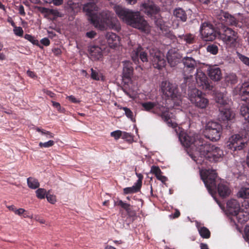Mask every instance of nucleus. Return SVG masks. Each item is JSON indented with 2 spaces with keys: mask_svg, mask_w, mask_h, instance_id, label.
Here are the masks:
<instances>
[{
  "mask_svg": "<svg viewBox=\"0 0 249 249\" xmlns=\"http://www.w3.org/2000/svg\"><path fill=\"white\" fill-rule=\"evenodd\" d=\"M184 65L183 69V75L185 83L190 82V79L193 78L192 74L194 71L195 69L197 66V62L191 57L186 56L182 60Z\"/></svg>",
  "mask_w": 249,
  "mask_h": 249,
  "instance_id": "1a4fd4ad",
  "label": "nucleus"
},
{
  "mask_svg": "<svg viewBox=\"0 0 249 249\" xmlns=\"http://www.w3.org/2000/svg\"><path fill=\"white\" fill-rule=\"evenodd\" d=\"M199 172L201 178L208 192L220 206L218 200L214 196V194L215 193L216 189V184L219 180V179L217 178L215 171L210 169H200Z\"/></svg>",
  "mask_w": 249,
  "mask_h": 249,
  "instance_id": "20e7f679",
  "label": "nucleus"
},
{
  "mask_svg": "<svg viewBox=\"0 0 249 249\" xmlns=\"http://www.w3.org/2000/svg\"><path fill=\"white\" fill-rule=\"evenodd\" d=\"M178 139L182 145L190 148L189 155L197 164H202V158L210 161H217L223 156L219 147L207 142L196 134L181 131Z\"/></svg>",
  "mask_w": 249,
  "mask_h": 249,
  "instance_id": "f257e3e1",
  "label": "nucleus"
},
{
  "mask_svg": "<svg viewBox=\"0 0 249 249\" xmlns=\"http://www.w3.org/2000/svg\"><path fill=\"white\" fill-rule=\"evenodd\" d=\"M143 109L160 116L169 126L174 128L177 127V124L175 121L172 114L169 112L168 108L163 106L157 100L155 102H145L142 103Z\"/></svg>",
  "mask_w": 249,
  "mask_h": 249,
  "instance_id": "7ed1b4c3",
  "label": "nucleus"
},
{
  "mask_svg": "<svg viewBox=\"0 0 249 249\" xmlns=\"http://www.w3.org/2000/svg\"><path fill=\"white\" fill-rule=\"evenodd\" d=\"M217 191L220 196L222 197L228 196L231 192L228 183L222 180H220L218 184Z\"/></svg>",
  "mask_w": 249,
  "mask_h": 249,
  "instance_id": "a878e982",
  "label": "nucleus"
},
{
  "mask_svg": "<svg viewBox=\"0 0 249 249\" xmlns=\"http://www.w3.org/2000/svg\"><path fill=\"white\" fill-rule=\"evenodd\" d=\"M90 58L92 60H98L102 58V50L97 46H91L89 48Z\"/></svg>",
  "mask_w": 249,
  "mask_h": 249,
  "instance_id": "393cba45",
  "label": "nucleus"
},
{
  "mask_svg": "<svg viewBox=\"0 0 249 249\" xmlns=\"http://www.w3.org/2000/svg\"><path fill=\"white\" fill-rule=\"evenodd\" d=\"M43 92L50 97L53 98L54 96V94L50 90L47 89H43Z\"/></svg>",
  "mask_w": 249,
  "mask_h": 249,
  "instance_id": "774afa93",
  "label": "nucleus"
},
{
  "mask_svg": "<svg viewBox=\"0 0 249 249\" xmlns=\"http://www.w3.org/2000/svg\"><path fill=\"white\" fill-rule=\"evenodd\" d=\"M249 139V127L245 130L243 137L240 134H235L231 136L227 143V146L233 151L241 150L246 145L247 139Z\"/></svg>",
  "mask_w": 249,
  "mask_h": 249,
  "instance_id": "39448f33",
  "label": "nucleus"
},
{
  "mask_svg": "<svg viewBox=\"0 0 249 249\" xmlns=\"http://www.w3.org/2000/svg\"><path fill=\"white\" fill-rule=\"evenodd\" d=\"M27 183L28 186L32 189H37L40 186L38 180L33 177L28 178L27 179Z\"/></svg>",
  "mask_w": 249,
  "mask_h": 249,
  "instance_id": "2f4dec72",
  "label": "nucleus"
},
{
  "mask_svg": "<svg viewBox=\"0 0 249 249\" xmlns=\"http://www.w3.org/2000/svg\"><path fill=\"white\" fill-rule=\"evenodd\" d=\"M182 56L175 49H171L167 53V60L171 67H175L180 61Z\"/></svg>",
  "mask_w": 249,
  "mask_h": 249,
  "instance_id": "f3484780",
  "label": "nucleus"
},
{
  "mask_svg": "<svg viewBox=\"0 0 249 249\" xmlns=\"http://www.w3.org/2000/svg\"><path fill=\"white\" fill-rule=\"evenodd\" d=\"M196 80L198 87L205 90L211 89L206 75L199 69L196 70Z\"/></svg>",
  "mask_w": 249,
  "mask_h": 249,
  "instance_id": "2eb2a0df",
  "label": "nucleus"
},
{
  "mask_svg": "<svg viewBox=\"0 0 249 249\" xmlns=\"http://www.w3.org/2000/svg\"><path fill=\"white\" fill-rule=\"evenodd\" d=\"M151 172L154 174L156 177L160 174L161 171L158 166H153L151 168Z\"/></svg>",
  "mask_w": 249,
  "mask_h": 249,
  "instance_id": "603ef678",
  "label": "nucleus"
},
{
  "mask_svg": "<svg viewBox=\"0 0 249 249\" xmlns=\"http://www.w3.org/2000/svg\"><path fill=\"white\" fill-rule=\"evenodd\" d=\"M178 37L179 38V43H182L184 41L186 43L191 44L194 42L195 40V36L191 34L179 35Z\"/></svg>",
  "mask_w": 249,
  "mask_h": 249,
  "instance_id": "c756f323",
  "label": "nucleus"
},
{
  "mask_svg": "<svg viewBox=\"0 0 249 249\" xmlns=\"http://www.w3.org/2000/svg\"><path fill=\"white\" fill-rule=\"evenodd\" d=\"M216 102L219 104L220 107H230L231 101L227 95L226 92H218L216 94Z\"/></svg>",
  "mask_w": 249,
  "mask_h": 249,
  "instance_id": "4be33fe9",
  "label": "nucleus"
},
{
  "mask_svg": "<svg viewBox=\"0 0 249 249\" xmlns=\"http://www.w3.org/2000/svg\"><path fill=\"white\" fill-rule=\"evenodd\" d=\"M110 135L114 137L115 140H118L122 137V131L118 130L111 132Z\"/></svg>",
  "mask_w": 249,
  "mask_h": 249,
  "instance_id": "a18cd8bd",
  "label": "nucleus"
},
{
  "mask_svg": "<svg viewBox=\"0 0 249 249\" xmlns=\"http://www.w3.org/2000/svg\"><path fill=\"white\" fill-rule=\"evenodd\" d=\"M219 119L222 121H231L235 116V113L231 111L230 107L219 108Z\"/></svg>",
  "mask_w": 249,
  "mask_h": 249,
  "instance_id": "aec40b11",
  "label": "nucleus"
},
{
  "mask_svg": "<svg viewBox=\"0 0 249 249\" xmlns=\"http://www.w3.org/2000/svg\"><path fill=\"white\" fill-rule=\"evenodd\" d=\"M14 34L19 36H22L23 34V31L21 27H15L13 30Z\"/></svg>",
  "mask_w": 249,
  "mask_h": 249,
  "instance_id": "49530a36",
  "label": "nucleus"
},
{
  "mask_svg": "<svg viewBox=\"0 0 249 249\" xmlns=\"http://www.w3.org/2000/svg\"><path fill=\"white\" fill-rule=\"evenodd\" d=\"M188 99L195 107L204 109L209 105V100L203 94L201 91L196 88H193L188 91Z\"/></svg>",
  "mask_w": 249,
  "mask_h": 249,
  "instance_id": "423d86ee",
  "label": "nucleus"
},
{
  "mask_svg": "<svg viewBox=\"0 0 249 249\" xmlns=\"http://www.w3.org/2000/svg\"><path fill=\"white\" fill-rule=\"evenodd\" d=\"M96 33L94 31H90L89 32H88L86 34V36L90 39H92L94 38L96 36Z\"/></svg>",
  "mask_w": 249,
  "mask_h": 249,
  "instance_id": "6e6d98bb",
  "label": "nucleus"
},
{
  "mask_svg": "<svg viewBox=\"0 0 249 249\" xmlns=\"http://www.w3.org/2000/svg\"><path fill=\"white\" fill-rule=\"evenodd\" d=\"M239 59L245 65L249 66V58L241 53L237 54Z\"/></svg>",
  "mask_w": 249,
  "mask_h": 249,
  "instance_id": "79ce46f5",
  "label": "nucleus"
},
{
  "mask_svg": "<svg viewBox=\"0 0 249 249\" xmlns=\"http://www.w3.org/2000/svg\"><path fill=\"white\" fill-rule=\"evenodd\" d=\"M217 18L220 20L221 24H225L228 25H234L237 26L239 21L242 22L241 19L235 18L230 15L229 13L221 11L220 15Z\"/></svg>",
  "mask_w": 249,
  "mask_h": 249,
  "instance_id": "4468645a",
  "label": "nucleus"
},
{
  "mask_svg": "<svg viewBox=\"0 0 249 249\" xmlns=\"http://www.w3.org/2000/svg\"><path fill=\"white\" fill-rule=\"evenodd\" d=\"M140 8L142 11H143L147 15L150 16L157 14L160 10L158 6L152 1L149 0L142 3L141 5Z\"/></svg>",
  "mask_w": 249,
  "mask_h": 249,
  "instance_id": "a211bd4d",
  "label": "nucleus"
},
{
  "mask_svg": "<svg viewBox=\"0 0 249 249\" xmlns=\"http://www.w3.org/2000/svg\"><path fill=\"white\" fill-rule=\"evenodd\" d=\"M123 77L130 80L133 71L132 63L129 61H123Z\"/></svg>",
  "mask_w": 249,
  "mask_h": 249,
  "instance_id": "bb28decb",
  "label": "nucleus"
},
{
  "mask_svg": "<svg viewBox=\"0 0 249 249\" xmlns=\"http://www.w3.org/2000/svg\"><path fill=\"white\" fill-rule=\"evenodd\" d=\"M67 4L68 6L72 10H74V9L77 7L78 4L74 3L72 0H68Z\"/></svg>",
  "mask_w": 249,
  "mask_h": 249,
  "instance_id": "5fc2aeb1",
  "label": "nucleus"
},
{
  "mask_svg": "<svg viewBox=\"0 0 249 249\" xmlns=\"http://www.w3.org/2000/svg\"><path fill=\"white\" fill-rule=\"evenodd\" d=\"M63 0H51V3H53L55 6H59L63 4Z\"/></svg>",
  "mask_w": 249,
  "mask_h": 249,
  "instance_id": "e2e57ef3",
  "label": "nucleus"
},
{
  "mask_svg": "<svg viewBox=\"0 0 249 249\" xmlns=\"http://www.w3.org/2000/svg\"><path fill=\"white\" fill-rule=\"evenodd\" d=\"M106 38L110 48H115L120 45V37L113 33H107Z\"/></svg>",
  "mask_w": 249,
  "mask_h": 249,
  "instance_id": "b1692460",
  "label": "nucleus"
},
{
  "mask_svg": "<svg viewBox=\"0 0 249 249\" xmlns=\"http://www.w3.org/2000/svg\"><path fill=\"white\" fill-rule=\"evenodd\" d=\"M207 51L211 54L215 55L217 53L218 48L215 45H210L207 46Z\"/></svg>",
  "mask_w": 249,
  "mask_h": 249,
  "instance_id": "58836bf2",
  "label": "nucleus"
},
{
  "mask_svg": "<svg viewBox=\"0 0 249 249\" xmlns=\"http://www.w3.org/2000/svg\"><path fill=\"white\" fill-rule=\"evenodd\" d=\"M240 210V204L237 200L231 199L227 203V211L231 217L238 213Z\"/></svg>",
  "mask_w": 249,
  "mask_h": 249,
  "instance_id": "5701e85b",
  "label": "nucleus"
},
{
  "mask_svg": "<svg viewBox=\"0 0 249 249\" xmlns=\"http://www.w3.org/2000/svg\"><path fill=\"white\" fill-rule=\"evenodd\" d=\"M122 139L125 140L127 141L131 142L133 140L132 135L126 132L122 131Z\"/></svg>",
  "mask_w": 249,
  "mask_h": 249,
  "instance_id": "c03bdc74",
  "label": "nucleus"
},
{
  "mask_svg": "<svg viewBox=\"0 0 249 249\" xmlns=\"http://www.w3.org/2000/svg\"><path fill=\"white\" fill-rule=\"evenodd\" d=\"M48 202L51 203V204H54L56 202V197L55 196L50 194L48 193L46 196Z\"/></svg>",
  "mask_w": 249,
  "mask_h": 249,
  "instance_id": "8fccbe9b",
  "label": "nucleus"
},
{
  "mask_svg": "<svg viewBox=\"0 0 249 249\" xmlns=\"http://www.w3.org/2000/svg\"><path fill=\"white\" fill-rule=\"evenodd\" d=\"M90 70L91 71V77L93 79L99 80L102 78L101 73L99 71L93 70L92 68H91Z\"/></svg>",
  "mask_w": 249,
  "mask_h": 249,
  "instance_id": "ea45409f",
  "label": "nucleus"
},
{
  "mask_svg": "<svg viewBox=\"0 0 249 249\" xmlns=\"http://www.w3.org/2000/svg\"><path fill=\"white\" fill-rule=\"evenodd\" d=\"M40 42L42 44H43L44 45H45L46 46L49 45V44L50 43V41L49 39L46 37L42 38Z\"/></svg>",
  "mask_w": 249,
  "mask_h": 249,
  "instance_id": "0e129e2a",
  "label": "nucleus"
},
{
  "mask_svg": "<svg viewBox=\"0 0 249 249\" xmlns=\"http://www.w3.org/2000/svg\"><path fill=\"white\" fill-rule=\"evenodd\" d=\"M243 237L246 241L249 244V226H246L244 230Z\"/></svg>",
  "mask_w": 249,
  "mask_h": 249,
  "instance_id": "864d4df0",
  "label": "nucleus"
},
{
  "mask_svg": "<svg viewBox=\"0 0 249 249\" xmlns=\"http://www.w3.org/2000/svg\"><path fill=\"white\" fill-rule=\"evenodd\" d=\"M156 178L162 183H165L167 180V178L165 176H162L161 173L158 175Z\"/></svg>",
  "mask_w": 249,
  "mask_h": 249,
  "instance_id": "bf43d9fd",
  "label": "nucleus"
},
{
  "mask_svg": "<svg viewBox=\"0 0 249 249\" xmlns=\"http://www.w3.org/2000/svg\"><path fill=\"white\" fill-rule=\"evenodd\" d=\"M53 106L55 107L60 112H63L64 109L62 108L61 106L59 103L55 102L54 101L52 102Z\"/></svg>",
  "mask_w": 249,
  "mask_h": 249,
  "instance_id": "4d7b16f0",
  "label": "nucleus"
},
{
  "mask_svg": "<svg viewBox=\"0 0 249 249\" xmlns=\"http://www.w3.org/2000/svg\"><path fill=\"white\" fill-rule=\"evenodd\" d=\"M142 182H139L138 181H137L136 183L134 184L133 187H134L136 190H137V192H139L142 187Z\"/></svg>",
  "mask_w": 249,
  "mask_h": 249,
  "instance_id": "052dcab7",
  "label": "nucleus"
},
{
  "mask_svg": "<svg viewBox=\"0 0 249 249\" xmlns=\"http://www.w3.org/2000/svg\"><path fill=\"white\" fill-rule=\"evenodd\" d=\"M124 194H129L136 193L137 190H135L134 187H126L124 189Z\"/></svg>",
  "mask_w": 249,
  "mask_h": 249,
  "instance_id": "3c124183",
  "label": "nucleus"
},
{
  "mask_svg": "<svg viewBox=\"0 0 249 249\" xmlns=\"http://www.w3.org/2000/svg\"><path fill=\"white\" fill-rule=\"evenodd\" d=\"M239 212L245 213V216L249 215V203L248 201H244L243 202L242 206H240Z\"/></svg>",
  "mask_w": 249,
  "mask_h": 249,
  "instance_id": "c9c22d12",
  "label": "nucleus"
},
{
  "mask_svg": "<svg viewBox=\"0 0 249 249\" xmlns=\"http://www.w3.org/2000/svg\"><path fill=\"white\" fill-rule=\"evenodd\" d=\"M173 15L178 20L182 22H185L187 20V15L185 11L181 8H176L173 10Z\"/></svg>",
  "mask_w": 249,
  "mask_h": 249,
  "instance_id": "cd10ccee",
  "label": "nucleus"
},
{
  "mask_svg": "<svg viewBox=\"0 0 249 249\" xmlns=\"http://www.w3.org/2000/svg\"><path fill=\"white\" fill-rule=\"evenodd\" d=\"M238 196L243 198H249V188L242 187L237 193Z\"/></svg>",
  "mask_w": 249,
  "mask_h": 249,
  "instance_id": "72a5a7b5",
  "label": "nucleus"
},
{
  "mask_svg": "<svg viewBox=\"0 0 249 249\" xmlns=\"http://www.w3.org/2000/svg\"><path fill=\"white\" fill-rule=\"evenodd\" d=\"M128 46L130 48V50H132L131 57L134 62L138 61L139 58L143 62L148 61V56L147 52L146 51H144L139 44L130 41L128 43Z\"/></svg>",
  "mask_w": 249,
  "mask_h": 249,
  "instance_id": "9d476101",
  "label": "nucleus"
},
{
  "mask_svg": "<svg viewBox=\"0 0 249 249\" xmlns=\"http://www.w3.org/2000/svg\"><path fill=\"white\" fill-rule=\"evenodd\" d=\"M221 131L222 127L219 124L210 121L206 124L203 134L207 139L212 141H217L220 139Z\"/></svg>",
  "mask_w": 249,
  "mask_h": 249,
  "instance_id": "6e6552de",
  "label": "nucleus"
},
{
  "mask_svg": "<svg viewBox=\"0 0 249 249\" xmlns=\"http://www.w3.org/2000/svg\"><path fill=\"white\" fill-rule=\"evenodd\" d=\"M24 38L32 42L33 44H37L38 43V41L35 39V38L28 34H26L24 36Z\"/></svg>",
  "mask_w": 249,
  "mask_h": 249,
  "instance_id": "09e8293b",
  "label": "nucleus"
},
{
  "mask_svg": "<svg viewBox=\"0 0 249 249\" xmlns=\"http://www.w3.org/2000/svg\"><path fill=\"white\" fill-rule=\"evenodd\" d=\"M54 144L53 141L49 140L48 142H40L39 143V146L40 147L49 148L52 146Z\"/></svg>",
  "mask_w": 249,
  "mask_h": 249,
  "instance_id": "a19ab883",
  "label": "nucleus"
},
{
  "mask_svg": "<svg viewBox=\"0 0 249 249\" xmlns=\"http://www.w3.org/2000/svg\"><path fill=\"white\" fill-rule=\"evenodd\" d=\"M149 59L152 61L155 68L160 69L166 65V61L164 54L157 49H152L149 51Z\"/></svg>",
  "mask_w": 249,
  "mask_h": 249,
  "instance_id": "ddd939ff",
  "label": "nucleus"
},
{
  "mask_svg": "<svg viewBox=\"0 0 249 249\" xmlns=\"http://www.w3.org/2000/svg\"><path fill=\"white\" fill-rule=\"evenodd\" d=\"M225 81L228 85H233L237 83V78L235 74L230 73L225 76Z\"/></svg>",
  "mask_w": 249,
  "mask_h": 249,
  "instance_id": "473e14b6",
  "label": "nucleus"
},
{
  "mask_svg": "<svg viewBox=\"0 0 249 249\" xmlns=\"http://www.w3.org/2000/svg\"><path fill=\"white\" fill-rule=\"evenodd\" d=\"M114 205L120 206L122 208L124 209L127 212H129L131 210L130 205L123 202L121 200H119L117 202L114 201Z\"/></svg>",
  "mask_w": 249,
  "mask_h": 249,
  "instance_id": "e433bc0d",
  "label": "nucleus"
},
{
  "mask_svg": "<svg viewBox=\"0 0 249 249\" xmlns=\"http://www.w3.org/2000/svg\"><path fill=\"white\" fill-rule=\"evenodd\" d=\"M200 34L203 39L206 41H213L218 38V32H216L212 24L208 22L203 23L200 29Z\"/></svg>",
  "mask_w": 249,
  "mask_h": 249,
  "instance_id": "9b49d317",
  "label": "nucleus"
},
{
  "mask_svg": "<svg viewBox=\"0 0 249 249\" xmlns=\"http://www.w3.org/2000/svg\"><path fill=\"white\" fill-rule=\"evenodd\" d=\"M36 130L37 131L40 132L42 136H44L45 137L46 139H50L53 137L54 135L50 132V131H46L44 129H42L40 128H36Z\"/></svg>",
  "mask_w": 249,
  "mask_h": 249,
  "instance_id": "4c0bfd02",
  "label": "nucleus"
},
{
  "mask_svg": "<svg viewBox=\"0 0 249 249\" xmlns=\"http://www.w3.org/2000/svg\"><path fill=\"white\" fill-rule=\"evenodd\" d=\"M196 225L201 237L206 239L210 237L211 232L208 228L202 226L198 221H196Z\"/></svg>",
  "mask_w": 249,
  "mask_h": 249,
  "instance_id": "c85d7f7f",
  "label": "nucleus"
},
{
  "mask_svg": "<svg viewBox=\"0 0 249 249\" xmlns=\"http://www.w3.org/2000/svg\"><path fill=\"white\" fill-rule=\"evenodd\" d=\"M240 112L244 119L249 122V104H243L240 108Z\"/></svg>",
  "mask_w": 249,
  "mask_h": 249,
  "instance_id": "7c9ffc66",
  "label": "nucleus"
},
{
  "mask_svg": "<svg viewBox=\"0 0 249 249\" xmlns=\"http://www.w3.org/2000/svg\"><path fill=\"white\" fill-rule=\"evenodd\" d=\"M234 95H239L243 101H249V83L245 82L242 86L237 87L233 91Z\"/></svg>",
  "mask_w": 249,
  "mask_h": 249,
  "instance_id": "dca6fc26",
  "label": "nucleus"
},
{
  "mask_svg": "<svg viewBox=\"0 0 249 249\" xmlns=\"http://www.w3.org/2000/svg\"><path fill=\"white\" fill-rule=\"evenodd\" d=\"M67 98L71 102L74 103H78L80 102V100L76 99L74 96L72 95H70L67 96Z\"/></svg>",
  "mask_w": 249,
  "mask_h": 249,
  "instance_id": "13d9d810",
  "label": "nucleus"
},
{
  "mask_svg": "<svg viewBox=\"0 0 249 249\" xmlns=\"http://www.w3.org/2000/svg\"><path fill=\"white\" fill-rule=\"evenodd\" d=\"M230 219L238 229L239 228L240 225H242L248 221L249 219V215H248L245 217V213L239 211L238 213L231 216Z\"/></svg>",
  "mask_w": 249,
  "mask_h": 249,
  "instance_id": "6ab92c4d",
  "label": "nucleus"
},
{
  "mask_svg": "<svg viewBox=\"0 0 249 249\" xmlns=\"http://www.w3.org/2000/svg\"><path fill=\"white\" fill-rule=\"evenodd\" d=\"M48 192L44 188H37L36 191V196L40 199H44L46 197Z\"/></svg>",
  "mask_w": 249,
  "mask_h": 249,
  "instance_id": "f704fd0d",
  "label": "nucleus"
},
{
  "mask_svg": "<svg viewBox=\"0 0 249 249\" xmlns=\"http://www.w3.org/2000/svg\"><path fill=\"white\" fill-rule=\"evenodd\" d=\"M160 89L163 94L169 99L174 100L178 98V92L177 86L168 81H162L160 85Z\"/></svg>",
  "mask_w": 249,
  "mask_h": 249,
  "instance_id": "f8f14e48",
  "label": "nucleus"
},
{
  "mask_svg": "<svg viewBox=\"0 0 249 249\" xmlns=\"http://www.w3.org/2000/svg\"><path fill=\"white\" fill-rule=\"evenodd\" d=\"M155 22L156 24L160 28V30H162L163 29L164 22L163 21L162 18H157L155 20Z\"/></svg>",
  "mask_w": 249,
  "mask_h": 249,
  "instance_id": "de8ad7c7",
  "label": "nucleus"
},
{
  "mask_svg": "<svg viewBox=\"0 0 249 249\" xmlns=\"http://www.w3.org/2000/svg\"><path fill=\"white\" fill-rule=\"evenodd\" d=\"M113 9L119 18L126 24L146 34L150 32V26L140 12L133 11L119 5H114Z\"/></svg>",
  "mask_w": 249,
  "mask_h": 249,
  "instance_id": "f03ea898",
  "label": "nucleus"
},
{
  "mask_svg": "<svg viewBox=\"0 0 249 249\" xmlns=\"http://www.w3.org/2000/svg\"><path fill=\"white\" fill-rule=\"evenodd\" d=\"M122 109L124 110L127 117L130 119L131 120L133 121V113L131 110L126 107H123Z\"/></svg>",
  "mask_w": 249,
  "mask_h": 249,
  "instance_id": "37998d69",
  "label": "nucleus"
},
{
  "mask_svg": "<svg viewBox=\"0 0 249 249\" xmlns=\"http://www.w3.org/2000/svg\"><path fill=\"white\" fill-rule=\"evenodd\" d=\"M168 37L170 38L171 40H173L174 41H175V40H177V41L179 43V39H177L176 36L173 34L172 33H169L168 34Z\"/></svg>",
  "mask_w": 249,
  "mask_h": 249,
  "instance_id": "338daca9",
  "label": "nucleus"
},
{
  "mask_svg": "<svg viewBox=\"0 0 249 249\" xmlns=\"http://www.w3.org/2000/svg\"><path fill=\"white\" fill-rule=\"evenodd\" d=\"M18 10L19 14L20 15H21L22 16H24L25 15V13L24 12V7H23V5H20L18 6Z\"/></svg>",
  "mask_w": 249,
  "mask_h": 249,
  "instance_id": "69168bd1",
  "label": "nucleus"
},
{
  "mask_svg": "<svg viewBox=\"0 0 249 249\" xmlns=\"http://www.w3.org/2000/svg\"><path fill=\"white\" fill-rule=\"evenodd\" d=\"M25 212H26L25 210L22 208H19L18 209H16L14 213L20 216L23 214Z\"/></svg>",
  "mask_w": 249,
  "mask_h": 249,
  "instance_id": "680f3d73",
  "label": "nucleus"
},
{
  "mask_svg": "<svg viewBox=\"0 0 249 249\" xmlns=\"http://www.w3.org/2000/svg\"><path fill=\"white\" fill-rule=\"evenodd\" d=\"M238 37L237 33L227 27H224L218 34V38L229 48L235 46Z\"/></svg>",
  "mask_w": 249,
  "mask_h": 249,
  "instance_id": "0eeeda50",
  "label": "nucleus"
},
{
  "mask_svg": "<svg viewBox=\"0 0 249 249\" xmlns=\"http://www.w3.org/2000/svg\"><path fill=\"white\" fill-rule=\"evenodd\" d=\"M208 74L211 80L218 81L222 78V73L220 69L217 66H211L208 69Z\"/></svg>",
  "mask_w": 249,
  "mask_h": 249,
  "instance_id": "412c9836",
  "label": "nucleus"
}]
</instances>
